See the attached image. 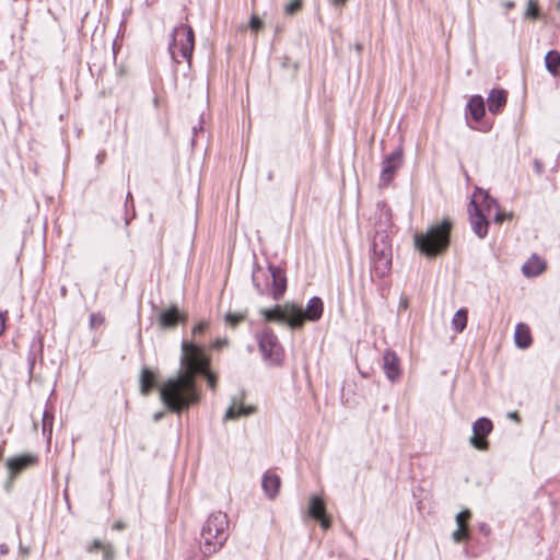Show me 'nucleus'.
<instances>
[{
	"label": "nucleus",
	"mask_w": 560,
	"mask_h": 560,
	"mask_svg": "<svg viewBox=\"0 0 560 560\" xmlns=\"http://www.w3.org/2000/svg\"><path fill=\"white\" fill-rule=\"evenodd\" d=\"M229 521L225 513L210 514L200 533V546L203 555L218 551L228 539Z\"/></svg>",
	"instance_id": "2"
},
{
	"label": "nucleus",
	"mask_w": 560,
	"mask_h": 560,
	"mask_svg": "<svg viewBox=\"0 0 560 560\" xmlns=\"http://www.w3.org/2000/svg\"><path fill=\"white\" fill-rule=\"evenodd\" d=\"M126 527V524L122 521H117L113 525L114 530H121Z\"/></svg>",
	"instance_id": "40"
},
{
	"label": "nucleus",
	"mask_w": 560,
	"mask_h": 560,
	"mask_svg": "<svg viewBox=\"0 0 560 560\" xmlns=\"http://www.w3.org/2000/svg\"><path fill=\"white\" fill-rule=\"evenodd\" d=\"M485 201L487 203V211H488L487 215H491V205L493 203L494 206H497L495 201L493 199L489 198L488 196L485 197Z\"/></svg>",
	"instance_id": "39"
},
{
	"label": "nucleus",
	"mask_w": 560,
	"mask_h": 560,
	"mask_svg": "<svg viewBox=\"0 0 560 560\" xmlns=\"http://www.w3.org/2000/svg\"><path fill=\"white\" fill-rule=\"evenodd\" d=\"M91 322H95L94 314L91 315Z\"/></svg>",
	"instance_id": "47"
},
{
	"label": "nucleus",
	"mask_w": 560,
	"mask_h": 560,
	"mask_svg": "<svg viewBox=\"0 0 560 560\" xmlns=\"http://www.w3.org/2000/svg\"><path fill=\"white\" fill-rule=\"evenodd\" d=\"M259 351L262 360L269 365H281L284 359V351L278 337L271 329H264L256 335Z\"/></svg>",
	"instance_id": "5"
},
{
	"label": "nucleus",
	"mask_w": 560,
	"mask_h": 560,
	"mask_svg": "<svg viewBox=\"0 0 560 560\" xmlns=\"http://www.w3.org/2000/svg\"><path fill=\"white\" fill-rule=\"evenodd\" d=\"M402 164V149L397 148L393 153L386 155L382 162V172L380 176V186L386 187L393 180L397 170Z\"/></svg>",
	"instance_id": "8"
},
{
	"label": "nucleus",
	"mask_w": 560,
	"mask_h": 560,
	"mask_svg": "<svg viewBox=\"0 0 560 560\" xmlns=\"http://www.w3.org/2000/svg\"><path fill=\"white\" fill-rule=\"evenodd\" d=\"M7 311H0V336L5 331Z\"/></svg>",
	"instance_id": "37"
},
{
	"label": "nucleus",
	"mask_w": 560,
	"mask_h": 560,
	"mask_svg": "<svg viewBox=\"0 0 560 560\" xmlns=\"http://www.w3.org/2000/svg\"><path fill=\"white\" fill-rule=\"evenodd\" d=\"M392 245L387 236L381 235L375 238L372 246L371 264L377 277H384L390 270L392 266Z\"/></svg>",
	"instance_id": "6"
},
{
	"label": "nucleus",
	"mask_w": 560,
	"mask_h": 560,
	"mask_svg": "<svg viewBox=\"0 0 560 560\" xmlns=\"http://www.w3.org/2000/svg\"><path fill=\"white\" fill-rule=\"evenodd\" d=\"M452 223L444 219L441 223L430 226L427 232L416 234L415 245L428 257H434L446 249L450 243Z\"/></svg>",
	"instance_id": "3"
},
{
	"label": "nucleus",
	"mask_w": 560,
	"mask_h": 560,
	"mask_svg": "<svg viewBox=\"0 0 560 560\" xmlns=\"http://www.w3.org/2000/svg\"><path fill=\"white\" fill-rule=\"evenodd\" d=\"M308 514L313 518L319 521L320 525L324 529H327L330 527V520L326 515V509H325L324 501L319 497L312 495L310 498Z\"/></svg>",
	"instance_id": "14"
},
{
	"label": "nucleus",
	"mask_w": 560,
	"mask_h": 560,
	"mask_svg": "<svg viewBox=\"0 0 560 560\" xmlns=\"http://www.w3.org/2000/svg\"><path fill=\"white\" fill-rule=\"evenodd\" d=\"M260 314L267 322L285 323L290 328L299 329L300 318L294 303H285L273 308H262Z\"/></svg>",
	"instance_id": "7"
},
{
	"label": "nucleus",
	"mask_w": 560,
	"mask_h": 560,
	"mask_svg": "<svg viewBox=\"0 0 560 560\" xmlns=\"http://www.w3.org/2000/svg\"><path fill=\"white\" fill-rule=\"evenodd\" d=\"M268 178H269V179H271V178H272V173H269Z\"/></svg>",
	"instance_id": "48"
},
{
	"label": "nucleus",
	"mask_w": 560,
	"mask_h": 560,
	"mask_svg": "<svg viewBox=\"0 0 560 560\" xmlns=\"http://www.w3.org/2000/svg\"><path fill=\"white\" fill-rule=\"evenodd\" d=\"M452 537L456 542H460L462 540L466 539L468 537L467 526L459 524V526H457V529L453 532Z\"/></svg>",
	"instance_id": "29"
},
{
	"label": "nucleus",
	"mask_w": 560,
	"mask_h": 560,
	"mask_svg": "<svg viewBox=\"0 0 560 560\" xmlns=\"http://www.w3.org/2000/svg\"><path fill=\"white\" fill-rule=\"evenodd\" d=\"M207 327H208V323H206V322L199 323L198 325H196L192 328V334L194 335L202 334L206 330Z\"/></svg>",
	"instance_id": "38"
},
{
	"label": "nucleus",
	"mask_w": 560,
	"mask_h": 560,
	"mask_svg": "<svg viewBox=\"0 0 560 560\" xmlns=\"http://www.w3.org/2000/svg\"><path fill=\"white\" fill-rule=\"evenodd\" d=\"M545 65L552 75H557L560 67V54L556 50L548 51L545 56Z\"/></svg>",
	"instance_id": "24"
},
{
	"label": "nucleus",
	"mask_w": 560,
	"mask_h": 560,
	"mask_svg": "<svg viewBox=\"0 0 560 560\" xmlns=\"http://www.w3.org/2000/svg\"><path fill=\"white\" fill-rule=\"evenodd\" d=\"M545 269V261L533 255L522 267L523 273L527 277H536L540 275Z\"/></svg>",
	"instance_id": "22"
},
{
	"label": "nucleus",
	"mask_w": 560,
	"mask_h": 560,
	"mask_svg": "<svg viewBox=\"0 0 560 560\" xmlns=\"http://www.w3.org/2000/svg\"><path fill=\"white\" fill-rule=\"evenodd\" d=\"M91 322H95L94 314L91 315Z\"/></svg>",
	"instance_id": "46"
},
{
	"label": "nucleus",
	"mask_w": 560,
	"mask_h": 560,
	"mask_svg": "<svg viewBox=\"0 0 560 560\" xmlns=\"http://www.w3.org/2000/svg\"><path fill=\"white\" fill-rule=\"evenodd\" d=\"M187 320V316L185 314H180L176 306H172L159 315V325L163 329L174 328L177 323H185Z\"/></svg>",
	"instance_id": "15"
},
{
	"label": "nucleus",
	"mask_w": 560,
	"mask_h": 560,
	"mask_svg": "<svg viewBox=\"0 0 560 560\" xmlns=\"http://www.w3.org/2000/svg\"><path fill=\"white\" fill-rule=\"evenodd\" d=\"M303 2H289L284 8V13L287 15H293L302 9Z\"/></svg>",
	"instance_id": "30"
},
{
	"label": "nucleus",
	"mask_w": 560,
	"mask_h": 560,
	"mask_svg": "<svg viewBox=\"0 0 560 560\" xmlns=\"http://www.w3.org/2000/svg\"><path fill=\"white\" fill-rule=\"evenodd\" d=\"M493 429L492 422L486 417L477 419L472 424V436L469 439V443L479 451L488 450V442L486 438L491 433Z\"/></svg>",
	"instance_id": "9"
},
{
	"label": "nucleus",
	"mask_w": 560,
	"mask_h": 560,
	"mask_svg": "<svg viewBox=\"0 0 560 560\" xmlns=\"http://www.w3.org/2000/svg\"><path fill=\"white\" fill-rule=\"evenodd\" d=\"M156 384V375L151 370L144 368L140 375V392L143 396H148Z\"/></svg>",
	"instance_id": "23"
},
{
	"label": "nucleus",
	"mask_w": 560,
	"mask_h": 560,
	"mask_svg": "<svg viewBox=\"0 0 560 560\" xmlns=\"http://www.w3.org/2000/svg\"><path fill=\"white\" fill-rule=\"evenodd\" d=\"M281 480L280 477L276 474L267 472L262 478V490L270 498L275 499L279 493Z\"/></svg>",
	"instance_id": "20"
},
{
	"label": "nucleus",
	"mask_w": 560,
	"mask_h": 560,
	"mask_svg": "<svg viewBox=\"0 0 560 560\" xmlns=\"http://www.w3.org/2000/svg\"><path fill=\"white\" fill-rule=\"evenodd\" d=\"M470 517V512L468 510L462 511L456 515L457 526L466 525V521Z\"/></svg>",
	"instance_id": "32"
},
{
	"label": "nucleus",
	"mask_w": 560,
	"mask_h": 560,
	"mask_svg": "<svg viewBox=\"0 0 560 560\" xmlns=\"http://www.w3.org/2000/svg\"><path fill=\"white\" fill-rule=\"evenodd\" d=\"M514 341L515 345L521 349H526L532 345L530 329L526 324L520 323L516 325L514 331Z\"/></svg>",
	"instance_id": "21"
},
{
	"label": "nucleus",
	"mask_w": 560,
	"mask_h": 560,
	"mask_svg": "<svg viewBox=\"0 0 560 560\" xmlns=\"http://www.w3.org/2000/svg\"><path fill=\"white\" fill-rule=\"evenodd\" d=\"M248 27L255 34H257L264 27L262 20L255 13L252 14L248 23Z\"/></svg>",
	"instance_id": "28"
},
{
	"label": "nucleus",
	"mask_w": 560,
	"mask_h": 560,
	"mask_svg": "<svg viewBox=\"0 0 560 560\" xmlns=\"http://www.w3.org/2000/svg\"><path fill=\"white\" fill-rule=\"evenodd\" d=\"M466 326L467 311L465 308H460L454 314L452 318V327L457 334H459L466 328Z\"/></svg>",
	"instance_id": "25"
},
{
	"label": "nucleus",
	"mask_w": 560,
	"mask_h": 560,
	"mask_svg": "<svg viewBox=\"0 0 560 560\" xmlns=\"http://www.w3.org/2000/svg\"><path fill=\"white\" fill-rule=\"evenodd\" d=\"M52 424H54V415L50 410L46 409L43 412L42 418V431L47 440H50L52 433Z\"/></svg>",
	"instance_id": "26"
},
{
	"label": "nucleus",
	"mask_w": 560,
	"mask_h": 560,
	"mask_svg": "<svg viewBox=\"0 0 560 560\" xmlns=\"http://www.w3.org/2000/svg\"><path fill=\"white\" fill-rule=\"evenodd\" d=\"M106 545H107V542H104V541H102L100 539H95V540H93L91 546L88 548V551L89 552H94V551H97V550H102Z\"/></svg>",
	"instance_id": "33"
},
{
	"label": "nucleus",
	"mask_w": 560,
	"mask_h": 560,
	"mask_svg": "<svg viewBox=\"0 0 560 560\" xmlns=\"http://www.w3.org/2000/svg\"><path fill=\"white\" fill-rule=\"evenodd\" d=\"M527 18L536 19L538 16L537 2H528V7L525 11Z\"/></svg>",
	"instance_id": "31"
},
{
	"label": "nucleus",
	"mask_w": 560,
	"mask_h": 560,
	"mask_svg": "<svg viewBox=\"0 0 560 560\" xmlns=\"http://www.w3.org/2000/svg\"><path fill=\"white\" fill-rule=\"evenodd\" d=\"M3 455V447L0 445V458L2 457Z\"/></svg>",
	"instance_id": "45"
},
{
	"label": "nucleus",
	"mask_w": 560,
	"mask_h": 560,
	"mask_svg": "<svg viewBox=\"0 0 560 560\" xmlns=\"http://www.w3.org/2000/svg\"><path fill=\"white\" fill-rule=\"evenodd\" d=\"M179 363L180 372L165 381L160 388L161 400L172 412H180L199 401L197 375H205L212 390L217 386V376L209 370L210 360L199 346L183 341Z\"/></svg>",
	"instance_id": "1"
},
{
	"label": "nucleus",
	"mask_w": 560,
	"mask_h": 560,
	"mask_svg": "<svg viewBox=\"0 0 560 560\" xmlns=\"http://www.w3.org/2000/svg\"><path fill=\"white\" fill-rule=\"evenodd\" d=\"M513 7V2H506V9H511Z\"/></svg>",
	"instance_id": "44"
},
{
	"label": "nucleus",
	"mask_w": 560,
	"mask_h": 560,
	"mask_svg": "<svg viewBox=\"0 0 560 560\" xmlns=\"http://www.w3.org/2000/svg\"><path fill=\"white\" fill-rule=\"evenodd\" d=\"M469 214L472 231L478 237H485L488 233L489 223L486 219V214H483L482 211L477 207L474 199L470 201Z\"/></svg>",
	"instance_id": "11"
},
{
	"label": "nucleus",
	"mask_w": 560,
	"mask_h": 560,
	"mask_svg": "<svg viewBox=\"0 0 560 560\" xmlns=\"http://www.w3.org/2000/svg\"><path fill=\"white\" fill-rule=\"evenodd\" d=\"M37 457L31 454H24L15 457H11L7 460L5 466L9 470L11 478H14L26 468L35 465Z\"/></svg>",
	"instance_id": "13"
},
{
	"label": "nucleus",
	"mask_w": 560,
	"mask_h": 560,
	"mask_svg": "<svg viewBox=\"0 0 560 560\" xmlns=\"http://www.w3.org/2000/svg\"><path fill=\"white\" fill-rule=\"evenodd\" d=\"M102 551L105 560L114 559V549L109 542H107V545L102 549Z\"/></svg>",
	"instance_id": "34"
},
{
	"label": "nucleus",
	"mask_w": 560,
	"mask_h": 560,
	"mask_svg": "<svg viewBox=\"0 0 560 560\" xmlns=\"http://www.w3.org/2000/svg\"><path fill=\"white\" fill-rule=\"evenodd\" d=\"M229 346V339L228 338H218L214 343H213V348L217 349V350H220L224 347H228Z\"/></svg>",
	"instance_id": "36"
},
{
	"label": "nucleus",
	"mask_w": 560,
	"mask_h": 560,
	"mask_svg": "<svg viewBox=\"0 0 560 560\" xmlns=\"http://www.w3.org/2000/svg\"><path fill=\"white\" fill-rule=\"evenodd\" d=\"M255 407L244 406L242 401L233 400V404L226 410L224 420H235L240 417H247L255 412Z\"/></svg>",
	"instance_id": "19"
},
{
	"label": "nucleus",
	"mask_w": 560,
	"mask_h": 560,
	"mask_svg": "<svg viewBox=\"0 0 560 560\" xmlns=\"http://www.w3.org/2000/svg\"><path fill=\"white\" fill-rule=\"evenodd\" d=\"M485 101L480 95H474L469 98L466 115L469 116L474 121L478 122L485 116Z\"/></svg>",
	"instance_id": "17"
},
{
	"label": "nucleus",
	"mask_w": 560,
	"mask_h": 560,
	"mask_svg": "<svg viewBox=\"0 0 560 560\" xmlns=\"http://www.w3.org/2000/svg\"><path fill=\"white\" fill-rule=\"evenodd\" d=\"M508 417L516 422H520V416L516 411H513V412H509L508 413Z\"/></svg>",
	"instance_id": "42"
},
{
	"label": "nucleus",
	"mask_w": 560,
	"mask_h": 560,
	"mask_svg": "<svg viewBox=\"0 0 560 560\" xmlns=\"http://www.w3.org/2000/svg\"><path fill=\"white\" fill-rule=\"evenodd\" d=\"M246 312H237V313H226L224 316V322L231 328H235L240 323L246 319Z\"/></svg>",
	"instance_id": "27"
},
{
	"label": "nucleus",
	"mask_w": 560,
	"mask_h": 560,
	"mask_svg": "<svg viewBox=\"0 0 560 560\" xmlns=\"http://www.w3.org/2000/svg\"><path fill=\"white\" fill-rule=\"evenodd\" d=\"M383 368L388 380L396 381L400 376L399 359L392 350H386L383 355Z\"/></svg>",
	"instance_id": "16"
},
{
	"label": "nucleus",
	"mask_w": 560,
	"mask_h": 560,
	"mask_svg": "<svg viewBox=\"0 0 560 560\" xmlns=\"http://www.w3.org/2000/svg\"><path fill=\"white\" fill-rule=\"evenodd\" d=\"M296 310L300 318L299 328H301L306 320L316 322L322 317L324 310L323 301L317 296H313L308 300L305 310L300 305H296Z\"/></svg>",
	"instance_id": "10"
},
{
	"label": "nucleus",
	"mask_w": 560,
	"mask_h": 560,
	"mask_svg": "<svg viewBox=\"0 0 560 560\" xmlns=\"http://www.w3.org/2000/svg\"><path fill=\"white\" fill-rule=\"evenodd\" d=\"M258 272H259V269L254 270V271H253V275H252V279H253L254 285L256 287V289L258 290V292H259L260 294H262V293H264V288L261 287V284H260V282H259Z\"/></svg>",
	"instance_id": "35"
},
{
	"label": "nucleus",
	"mask_w": 560,
	"mask_h": 560,
	"mask_svg": "<svg viewBox=\"0 0 560 560\" xmlns=\"http://www.w3.org/2000/svg\"><path fill=\"white\" fill-rule=\"evenodd\" d=\"M163 416H164V412H162V411L156 412V413L153 415V420L155 422H158V421H160L163 418Z\"/></svg>",
	"instance_id": "43"
},
{
	"label": "nucleus",
	"mask_w": 560,
	"mask_h": 560,
	"mask_svg": "<svg viewBox=\"0 0 560 560\" xmlns=\"http://www.w3.org/2000/svg\"><path fill=\"white\" fill-rule=\"evenodd\" d=\"M194 46L195 35L190 26L183 24L174 28L168 51L175 62L179 63V58L190 61Z\"/></svg>",
	"instance_id": "4"
},
{
	"label": "nucleus",
	"mask_w": 560,
	"mask_h": 560,
	"mask_svg": "<svg viewBox=\"0 0 560 560\" xmlns=\"http://www.w3.org/2000/svg\"><path fill=\"white\" fill-rule=\"evenodd\" d=\"M487 104L490 113H499L506 104V92L504 90H491L487 97Z\"/></svg>",
	"instance_id": "18"
},
{
	"label": "nucleus",
	"mask_w": 560,
	"mask_h": 560,
	"mask_svg": "<svg viewBox=\"0 0 560 560\" xmlns=\"http://www.w3.org/2000/svg\"><path fill=\"white\" fill-rule=\"evenodd\" d=\"M268 271L272 280L271 295L275 300H279L287 290L285 273L280 267L275 265H269Z\"/></svg>",
	"instance_id": "12"
},
{
	"label": "nucleus",
	"mask_w": 560,
	"mask_h": 560,
	"mask_svg": "<svg viewBox=\"0 0 560 560\" xmlns=\"http://www.w3.org/2000/svg\"><path fill=\"white\" fill-rule=\"evenodd\" d=\"M505 218V214L503 213H500V212H495L494 213V221L498 222V223H501Z\"/></svg>",
	"instance_id": "41"
}]
</instances>
